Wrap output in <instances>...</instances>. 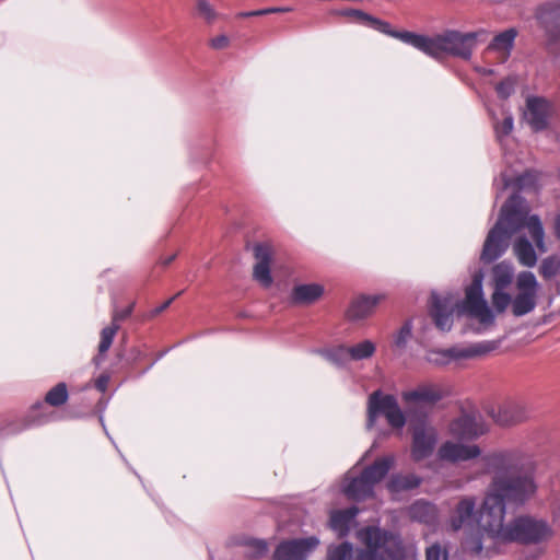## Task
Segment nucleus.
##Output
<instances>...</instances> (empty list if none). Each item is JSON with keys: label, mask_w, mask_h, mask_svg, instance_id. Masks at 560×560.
<instances>
[{"label": "nucleus", "mask_w": 560, "mask_h": 560, "mask_svg": "<svg viewBox=\"0 0 560 560\" xmlns=\"http://www.w3.org/2000/svg\"><path fill=\"white\" fill-rule=\"evenodd\" d=\"M483 471L491 474V482L485 495L480 523L486 535L467 537L464 550L471 556L491 558L501 552V545L520 541L538 544L548 540L553 532L541 520L518 517L504 525L506 504L523 505L537 491L533 458L518 448L499 450L481 456Z\"/></svg>", "instance_id": "obj_1"}, {"label": "nucleus", "mask_w": 560, "mask_h": 560, "mask_svg": "<svg viewBox=\"0 0 560 560\" xmlns=\"http://www.w3.org/2000/svg\"><path fill=\"white\" fill-rule=\"evenodd\" d=\"M514 244L513 252L521 265L534 267L537 264L536 249L544 254L547 252L545 229L538 214H530L525 198L514 194L503 205L499 219L489 231L481 252V260L492 262L500 258L509 247L512 235L521 231Z\"/></svg>", "instance_id": "obj_2"}, {"label": "nucleus", "mask_w": 560, "mask_h": 560, "mask_svg": "<svg viewBox=\"0 0 560 560\" xmlns=\"http://www.w3.org/2000/svg\"><path fill=\"white\" fill-rule=\"evenodd\" d=\"M482 280V270H477L472 275L471 283L466 288L463 301L455 293H432L430 314L440 330H451L455 311L476 319L478 322V327L475 329L477 332H482L494 324V314L483 296Z\"/></svg>", "instance_id": "obj_3"}, {"label": "nucleus", "mask_w": 560, "mask_h": 560, "mask_svg": "<svg viewBox=\"0 0 560 560\" xmlns=\"http://www.w3.org/2000/svg\"><path fill=\"white\" fill-rule=\"evenodd\" d=\"M393 37L398 38L402 43L408 44L433 58H440L447 54L463 59H469L476 43L478 40H486L488 32L486 30L468 33L448 31L444 34L429 37L404 31L394 33Z\"/></svg>", "instance_id": "obj_4"}, {"label": "nucleus", "mask_w": 560, "mask_h": 560, "mask_svg": "<svg viewBox=\"0 0 560 560\" xmlns=\"http://www.w3.org/2000/svg\"><path fill=\"white\" fill-rule=\"evenodd\" d=\"M357 539L355 560H418L416 546L405 544L398 532L370 525L357 532Z\"/></svg>", "instance_id": "obj_5"}, {"label": "nucleus", "mask_w": 560, "mask_h": 560, "mask_svg": "<svg viewBox=\"0 0 560 560\" xmlns=\"http://www.w3.org/2000/svg\"><path fill=\"white\" fill-rule=\"evenodd\" d=\"M383 415L393 429L401 430L406 424V417L393 395H384L380 390L369 397L368 429H372L378 416Z\"/></svg>", "instance_id": "obj_6"}, {"label": "nucleus", "mask_w": 560, "mask_h": 560, "mask_svg": "<svg viewBox=\"0 0 560 560\" xmlns=\"http://www.w3.org/2000/svg\"><path fill=\"white\" fill-rule=\"evenodd\" d=\"M518 293L512 301V313L520 317L530 313L536 306L539 284L530 271H522L516 279Z\"/></svg>", "instance_id": "obj_7"}, {"label": "nucleus", "mask_w": 560, "mask_h": 560, "mask_svg": "<svg viewBox=\"0 0 560 560\" xmlns=\"http://www.w3.org/2000/svg\"><path fill=\"white\" fill-rule=\"evenodd\" d=\"M488 413L499 425L511 427L528 420L532 411L526 402L510 399L492 408Z\"/></svg>", "instance_id": "obj_8"}, {"label": "nucleus", "mask_w": 560, "mask_h": 560, "mask_svg": "<svg viewBox=\"0 0 560 560\" xmlns=\"http://www.w3.org/2000/svg\"><path fill=\"white\" fill-rule=\"evenodd\" d=\"M318 545L315 536L282 541L273 552V560H305Z\"/></svg>", "instance_id": "obj_9"}, {"label": "nucleus", "mask_w": 560, "mask_h": 560, "mask_svg": "<svg viewBox=\"0 0 560 560\" xmlns=\"http://www.w3.org/2000/svg\"><path fill=\"white\" fill-rule=\"evenodd\" d=\"M487 431L482 417L475 411L465 412L450 423V433L459 440H472Z\"/></svg>", "instance_id": "obj_10"}, {"label": "nucleus", "mask_w": 560, "mask_h": 560, "mask_svg": "<svg viewBox=\"0 0 560 560\" xmlns=\"http://www.w3.org/2000/svg\"><path fill=\"white\" fill-rule=\"evenodd\" d=\"M536 20L544 28L550 43L560 40V0L541 3L535 12Z\"/></svg>", "instance_id": "obj_11"}, {"label": "nucleus", "mask_w": 560, "mask_h": 560, "mask_svg": "<svg viewBox=\"0 0 560 560\" xmlns=\"http://www.w3.org/2000/svg\"><path fill=\"white\" fill-rule=\"evenodd\" d=\"M552 114V104L544 97L529 96L526 100L524 119L534 131L547 129Z\"/></svg>", "instance_id": "obj_12"}, {"label": "nucleus", "mask_w": 560, "mask_h": 560, "mask_svg": "<svg viewBox=\"0 0 560 560\" xmlns=\"http://www.w3.org/2000/svg\"><path fill=\"white\" fill-rule=\"evenodd\" d=\"M438 431L425 422L413 428L411 456L416 462L429 457L438 443Z\"/></svg>", "instance_id": "obj_13"}, {"label": "nucleus", "mask_w": 560, "mask_h": 560, "mask_svg": "<svg viewBox=\"0 0 560 560\" xmlns=\"http://www.w3.org/2000/svg\"><path fill=\"white\" fill-rule=\"evenodd\" d=\"M480 455L481 450L478 445H465L453 441L442 443L436 453L439 460L447 463L466 462Z\"/></svg>", "instance_id": "obj_14"}, {"label": "nucleus", "mask_w": 560, "mask_h": 560, "mask_svg": "<svg viewBox=\"0 0 560 560\" xmlns=\"http://www.w3.org/2000/svg\"><path fill=\"white\" fill-rule=\"evenodd\" d=\"M500 346L499 340H485L470 345H457L450 348L451 361L459 362L486 355Z\"/></svg>", "instance_id": "obj_15"}, {"label": "nucleus", "mask_w": 560, "mask_h": 560, "mask_svg": "<svg viewBox=\"0 0 560 560\" xmlns=\"http://www.w3.org/2000/svg\"><path fill=\"white\" fill-rule=\"evenodd\" d=\"M476 518V499L464 497L456 504L451 517L450 526L454 532L471 527Z\"/></svg>", "instance_id": "obj_16"}, {"label": "nucleus", "mask_w": 560, "mask_h": 560, "mask_svg": "<svg viewBox=\"0 0 560 560\" xmlns=\"http://www.w3.org/2000/svg\"><path fill=\"white\" fill-rule=\"evenodd\" d=\"M342 492L350 500L361 501L373 494L374 485L361 471L360 476L353 477V470L348 471L341 487Z\"/></svg>", "instance_id": "obj_17"}, {"label": "nucleus", "mask_w": 560, "mask_h": 560, "mask_svg": "<svg viewBox=\"0 0 560 560\" xmlns=\"http://www.w3.org/2000/svg\"><path fill=\"white\" fill-rule=\"evenodd\" d=\"M441 386L435 384H422L415 389L406 390L401 398L407 404L433 405L444 397Z\"/></svg>", "instance_id": "obj_18"}, {"label": "nucleus", "mask_w": 560, "mask_h": 560, "mask_svg": "<svg viewBox=\"0 0 560 560\" xmlns=\"http://www.w3.org/2000/svg\"><path fill=\"white\" fill-rule=\"evenodd\" d=\"M255 258L257 262L254 267V278L262 287L268 288L272 283L270 273V262L272 257L271 247L268 244H257L254 247Z\"/></svg>", "instance_id": "obj_19"}, {"label": "nucleus", "mask_w": 560, "mask_h": 560, "mask_svg": "<svg viewBox=\"0 0 560 560\" xmlns=\"http://www.w3.org/2000/svg\"><path fill=\"white\" fill-rule=\"evenodd\" d=\"M384 299V294L358 296L351 302L347 315L352 320L363 319L372 315L377 304Z\"/></svg>", "instance_id": "obj_20"}, {"label": "nucleus", "mask_w": 560, "mask_h": 560, "mask_svg": "<svg viewBox=\"0 0 560 560\" xmlns=\"http://www.w3.org/2000/svg\"><path fill=\"white\" fill-rule=\"evenodd\" d=\"M359 509L355 506L346 510L334 511L330 514L329 526L339 538L346 537L355 525Z\"/></svg>", "instance_id": "obj_21"}, {"label": "nucleus", "mask_w": 560, "mask_h": 560, "mask_svg": "<svg viewBox=\"0 0 560 560\" xmlns=\"http://www.w3.org/2000/svg\"><path fill=\"white\" fill-rule=\"evenodd\" d=\"M411 521L434 526L439 522V510L436 505L424 500H417L407 510Z\"/></svg>", "instance_id": "obj_22"}, {"label": "nucleus", "mask_w": 560, "mask_h": 560, "mask_svg": "<svg viewBox=\"0 0 560 560\" xmlns=\"http://www.w3.org/2000/svg\"><path fill=\"white\" fill-rule=\"evenodd\" d=\"M335 14L340 16H346L350 21H353L358 24L365 25L372 27L381 33L388 34L393 36L395 32L390 31V25L387 22L381 21L372 15L355 9H342L335 11Z\"/></svg>", "instance_id": "obj_23"}, {"label": "nucleus", "mask_w": 560, "mask_h": 560, "mask_svg": "<svg viewBox=\"0 0 560 560\" xmlns=\"http://www.w3.org/2000/svg\"><path fill=\"white\" fill-rule=\"evenodd\" d=\"M516 36L517 31L515 28H508L493 37L488 50L500 54L501 62H504L511 54Z\"/></svg>", "instance_id": "obj_24"}, {"label": "nucleus", "mask_w": 560, "mask_h": 560, "mask_svg": "<svg viewBox=\"0 0 560 560\" xmlns=\"http://www.w3.org/2000/svg\"><path fill=\"white\" fill-rule=\"evenodd\" d=\"M324 293V287L318 283L298 284L292 289L291 300L295 304H312Z\"/></svg>", "instance_id": "obj_25"}, {"label": "nucleus", "mask_w": 560, "mask_h": 560, "mask_svg": "<svg viewBox=\"0 0 560 560\" xmlns=\"http://www.w3.org/2000/svg\"><path fill=\"white\" fill-rule=\"evenodd\" d=\"M395 456L385 455L377 458L372 465L365 467L362 472L369 480L375 486L377 482L383 480L390 468L394 466Z\"/></svg>", "instance_id": "obj_26"}, {"label": "nucleus", "mask_w": 560, "mask_h": 560, "mask_svg": "<svg viewBox=\"0 0 560 560\" xmlns=\"http://www.w3.org/2000/svg\"><path fill=\"white\" fill-rule=\"evenodd\" d=\"M421 481L422 479L415 474H394L386 486L390 493H399L418 488Z\"/></svg>", "instance_id": "obj_27"}, {"label": "nucleus", "mask_w": 560, "mask_h": 560, "mask_svg": "<svg viewBox=\"0 0 560 560\" xmlns=\"http://www.w3.org/2000/svg\"><path fill=\"white\" fill-rule=\"evenodd\" d=\"M318 353L328 362L339 368L346 366L351 361L349 348L345 345L322 349Z\"/></svg>", "instance_id": "obj_28"}, {"label": "nucleus", "mask_w": 560, "mask_h": 560, "mask_svg": "<svg viewBox=\"0 0 560 560\" xmlns=\"http://www.w3.org/2000/svg\"><path fill=\"white\" fill-rule=\"evenodd\" d=\"M326 560H355L353 545L349 541L329 545Z\"/></svg>", "instance_id": "obj_29"}, {"label": "nucleus", "mask_w": 560, "mask_h": 560, "mask_svg": "<svg viewBox=\"0 0 560 560\" xmlns=\"http://www.w3.org/2000/svg\"><path fill=\"white\" fill-rule=\"evenodd\" d=\"M493 119V128L495 136L500 142H502L503 138L509 136L514 126V119L512 114L509 110L503 109L502 110V120L499 121L494 114H492Z\"/></svg>", "instance_id": "obj_30"}, {"label": "nucleus", "mask_w": 560, "mask_h": 560, "mask_svg": "<svg viewBox=\"0 0 560 560\" xmlns=\"http://www.w3.org/2000/svg\"><path fill=\"white\" fill-rule=\"evenodd\" d=\"M349 354L351 361H361L373 357L376 347L371 340H363L353 346H349Z\"/></svg>", "instance_id": "obj_31"}, {"label": "nucleus", "mask_w": 560, "mask_h": 560, "mask_svg": "<svg viewBox=\"0 0 560 560\" xmlns=\"http://www.w3.org/2000/svg\"><path fill=\"white\" fill-rule=\"evenodd\" d=\"M494 289H505L513 279V268L511 265L501 262L498 264L493 270Z\"/></svg>", "instance_id": "obj_32"}, {"label": "nucleus", "mask_w": 560, "mask_h": 560, "mask_svg": "<svg viewBox=\"0 0 560 560\" xmlns=\"http://www.w3.org/2000/svg\"><path fill=\"white\" fill-rule=\"evenodd\" d=\"M560 271V257L551 255L541 260L539 273L544 279H551Z\"/></svg>", "instance_id": "obj_33"}, {"label": "nucleus", "mask_w": 560, "mask_h": 560, "mask_svg": "<svg viewBox=\"0 0 560 560\" xmlns=\"http://www.w3.org/2000/svg\"><path fill=\"white\" fill-rule=\"evenodd\" d=\"M196 13L207 24H212L219 19L220 14L208 0H196Z\"/></svg>", "instance_id": "obj_34"}, {"label": "nucleus", "mask_w": 560, "mask_h": 560, "mask_svg": "<svg viewBox=\"0 0 560 560\" xmlns=\"http://www.w3.org/2000/svg\"><path fill=\"white\" fill-rule=\"evenodd\" d=\"M68 399V389L65 383H58L54 386L45 397V401L50 406L58 407L63 405Z\"/></svg>", "instance_id": "obj_35"}, {"label": "nucleus", "mask_w": 560, "mask_h": 560, "mask_svg": "<svg viewBox=\"0 0 560 560\" xmlns=\"http://www.w3.org/2000/svg\"><path fill=\"white\" fill-rule=\"evenodd\" d=\"M118 329H119V324H116V323H112L109 326L102 329L101 341L98 345V353L101 355L108 351Z\"/></svg>", "instance_id": "obj_36"}, {"label": "nucleus", "mask_w": 560, "mask_h": 560, "mask_svg": "<svg viewBox=\"0 0 560 560\" xmlns=\"http://www.w3.org/2000/svg\"><path fill=\"white\" fill-rule=\"evenodd\" d=\"M512 301L510 294L504 292V289H494L491 302L498 313H503L510 304L512 305Z\"/></svg>", "instance_id": "obj_37"}, {"label": "nucleus", "mask_w": 560, "mask_h": 560, "mask_svg": "<svg viewBox=\"0 0 560 560\" xmlns=\"http://www.w3.org/2000/svg\"><path fill=\"white\" fill-rule=\"evenodd\" d=\"M425 360L435 365H446L451 363V354L448 349H435L427 352Z\"/></svg>", "instance_id": "obj_38"}, {"label": "nucleus", "mask_w": 560, "mask_h": 560, "mask_svg": "<svg viewBox=\"0 0 560 560\" xmlns=\"http://www.w3.org/2000/svg\"><path fill=\"white\" fill-rule=\"evenodd\" d=\"M268 547L265 540L253 539L245 546V555L249 558H259L267 553Z\"/></svg>", "instance_id": "obj_39"}, {"label": "nucleus", "mask_w": 560, "mask_h": 560, "mask_svg": "<svg viewBox=\"0 0 560 560\" xmlns=\"http://www.w3.org/2000/svg\"><path fill=\"white\" fill-rule=\"evenodd\" d=\"M425 560H448V551L440 544H433L425 550Z\"/></svg>", "instance_id": "obj_40"}, {"label": "nucleus", "mask_w": 560, "mask_h": 560, "mask_svg": "<svg viewBox=\"0 0 560 560\" xmlns=\"http://www.w3.org/2000/svg\"><path fill=\"white\" fill-rule=\"evenodd\" d=\"M514 88H515V80L512 78H506L503 81H501L499 84H497L495 91L500 97L508 98L509 96H511L513 94Z\"/></svg>", "instance_id": "obj_41"}, {"label": "nucleus", "mask_w": 560, "mask_h": 560, "mask_svg": "<svg viewBox=\"0 0 560 560\" xmlns=\"http://www.w3.org/2000/svg\"><path fill=\"white\" fill-rule=\"evenodd\" d=\"M412 325L410 322H406L402 327L399 329L398 334L395 337V345L397 347L406 346L407 341L411 337Z\"/></svg>", "instance_id": "obj_42"}, {"label": "nucleus", "mask_w": 560, "mask_h": 560, "mask_svg": "<svg viewBox=\"0 0 560 560\" xmlns=\"http://www.w3.org/2000/svg\"><path fill=\"white\" fill-rule=\"evenodd\" d=\"M536 180V174L533 172H526L516 178V185L520 188H526L533 185Z\"/></svg>", "instance_id": "obj_43"}, {"label": "nucleus", "mask_w": 560, "mask_h": 560, "mask_svg": "<svg viewBox=\"0 0 560 560\" xmlns=\"http://www.w3.org/2000/svg\"><path fill=\"white\" fill-rule=\"evenodd\" d=\"M230 39L226 35H218L210 40V46L214 49H224L229 46Z\"/></svg>", "instance_id": "obj_44"}, {"label": "nucleus", "mask_w": 560, "mask_h": 560, "mask_svg": "<svg viewBox=\"0 0 560 560\" xmlns=\"http://www.w3.org/2000/svg\"><path fill=\"white\" fill-rule=\"evenodd\" d=\"M510 185H512V178L505 173L501 174L500 179H494V186L501 190L508 188Z\"/></svg>", "instance_id": "obj_45"}, {"label": "nucleus", "mask_w": 560, "mask_h": 560, "mask_svg": "<svg viewBox=\"0 0 560 560\" xmlns=\"http://www.w3.org/2000/svg\"><path fill=\"white\" fill-rule=\"evenodd\" d=\"M132 307H133V305H130V306H128L127 308H125L122 311L115 312L114 315H113V322L112 323L118 324V322L124 320L125 318L130 316V314L132 312Z\"/></svg>", "instance_id": "obj_46"}, {"label": "nucleus", "mask_w": 560, "mask_h": 560, "mask_svg": "<svg viewBox=\"0 0 560 560\" xmlns=\"http://www.w3.org/2000/svg\"><path fill=\"white\" fill-rule=\"evenodd\" d=\"M287 9H280V8H273V9H267V10H259V11H250V12H243L240 14L242 18H248L254 15H261L270 12H284Z\"/></svg>", "instance_id": "obj_47"}, {"label": "nucleus", "mask_w": 560, "mask_h": 560, "mask_svg": "<svg viewBox=\"0 0 560 560\" xmlns=\"http://www.w3.org/2000/svg\"><path fill=\"white\" fill-rule=\"evenodd\" d=\"M109 383V375L108 374H102L97 377V380L95 381V387L104 393L107 388V385Z\"/></svg>", "instance_id": "obj_48"}, {"label": "nucleus", "mask_w": 560, "mask_h": 560, "mask_svg": "<svg viewBox=\"0 0 560 560\" xmlns=\"http://www.w3.org/2000/svg\"><path fill=\"white\" fill-rule=\"evenodd\" d=\"M182 292H178L176 295L172 296L171 299H168L167 301H165L163 304H161L160 306L155 307L153 311H152V315L155 316V315H159L160 313H162L163 311H165L171 304L172 302L178 296L180 295Z\"/></svg>", "instance_id": "obj_49"}, {"label": "nucleus", "mask_w": 560, "mask_h": 560, "mask_svg": "<svg viewBox=\"0 0 560 560\" xmlns=\"http://www.w3.org/2000/svg\"><path fill=\"white\" fill-rule=\"evenodd\" d=\"M555 233L556 236L560 240V214L555 219Z\"/></svg>", "instance_id": "obj_50"}, {"label": "nucleus", "mask_w": 560, "mask_h": 560, "mask_svg": "<svg viewBox=\"0 0 560 560\" xmlns=\"http://www.w3.org/2000/svg\"><path fill=\"white\" fill-rule=\"evenodd\" d=\"M175 257H176L175 255L168 256L167 258H165V259L162 261V264H163V265H165V266H167V265H170V264L175 259Z\"/></svg>", "instance_id": "obj_51"}, {"label": "nucleus", "mask_w": 560, "mask_h": 560, "mask_svg": "<svg viewBox=\"0 0 560 560\" xmlns=\"http://www.w3.org/2000/svg\"><path fill=\"white\" fill-rule=\"evenodd\" d=\"M555 62L560 63V56H558V55L555 56Z\"/></svg>", "instance_id": "obj_52"}, {"label": "nucleus", "mask_w": 560, "mask_h": 560, "mask_svg": "<svg viewBox=\"0 0 560 560\" xmlns=\"http://www.w3.org/2000/svg\"><path fill=\"white\" fill-rule=\"evenodd\" d=\"M483 72H485V73H488V74H491V73H492V70H485Z\"/></svg>", "instance_id": "obj_53"}, {"label": "nucleus", "mask_w": 560, "mask_h": 560, "mask_svg": "<svg viewBox=\"0 0 560 560\" xmlns=\"http://www.w3.org/2000/svg\"><path fill=\"white\" fill-rule=\"evenodd\" d=\"M94 360H95V364H100V361L97 358H95Z\"/></svg>", "instance_id": "obj_54"}]
</instances>
